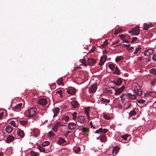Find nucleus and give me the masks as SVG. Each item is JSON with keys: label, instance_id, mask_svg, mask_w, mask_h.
Returning <instances> with one entry per match:
<instances>
[{"label": "nucleus", "instance_id": "f257e3e1", "mask_svg": "<svg viewBox=\"0 0 156 156\" xmlns=\"http://www.w3.org/2000/svg\"><path fill=\"white\" fill-rule=\"evenodd\" d=\"M108 130L106 129L102 128H100L99 129L96 130L95 132L96 133H102V134H100L99 137L100 141L102 142H106L107 141V138L105 133L107 132Z\"/></svg>", "mask_w": 156, "mask_h": 156}, {"label": "nucleus", "instance_id": "f03ea898", "mask_svg": "<svg viewBox=\"0 0 156 156\" xmlns=\"http://www.w3.org/2000/svg\"><path fill=\"white\" fill-rule=\"evenodd\" d=\"M139 26L138 25L134 28L132 29L131 31H129V33H131L132 34L137 35L140 33V30L139 29Z\"/></svg>", "mask_w": 156, "mask_h": 156}, {"label": "nucleus", "instance_id": "7ed1b4c3", "mask_svg": "<svg viewBox=\"0 0 156 156\" xmlns=\"http://www.w3.org/2000/svg\"><path fill=\"white\" fill-rule=\"evenodd\" d=\"M37 110L34 108H31L28 110L29 115L28 116L29 118H30L34 116L36 113Z\"/></svg>", "mask_w": 156, "mask_h": 156}, {"label": "nucleus", "instance_id": "20e7f679", "mask_svg": "<svg viewBox=\"0 0 156 156\" xmlns=\"http://www.w3.org/2000/svg\"><path fill=\"white\" fill-rule=\"evenodd\" d=\"M38 103L41 105H45L47 103V100L46 98H40L38 100Z\"/></svg>", "mask_w": 156, "mask_h": 156}, {"label": "nucleus", "instance_id": "39448f33", "mask_svg": "<svg viewBox=\"0 0 156 156\" xmlns=\"http://www.w3.org/2000/svg\"><path fill=\"white\" fill-rule=\"evenodd\" d=\"M153 52L154 51L152 48H149L145 51L144 55L146 56H149L153 53Z\"/></svg>", "mask_w": 156, "mask_h": 156}, {"label": "nucleus", "instance_id": "423d86ee", "mask_svg": "<svg viewBox=\"0 0 156 156\" xmlns=\"http://www.w3.org/2000/svg\"><path fill=\"white\" fill-rule=\"evenodd\" d=\"M76 124L74 122H70L68 125V129L70 130H74L76 127Z\"/></svg>", "mask_w": 156, "mask_h": 156}, {"label": "nucleus", "instance_id": "0eeeda50", "mask_svg": "<svg viewBox=\"0 0 156 156\" xmlns=\"http://www.w3.org/2000/svg\"><path fill=\"white\" fill-rule=\"evenodd\" d=\"M126 96L128 97V98L131 101L133 100L136 99V95L134 94H132L130 93L126 94Z\"/></svg>", "mask_w": 156, "mask_h": 156}, {"label": "nucleus", "instance_id": "6e6552de", "mask_svg": "<svg viewBox=\"0 0 156 156\" xmlns=\"http://www.w3.org/2000/svg\"><path fill=\"white\" fill-rule=\"evenodd\" d=\"M133 91L134 93L138 96H140L142 93V90L141 88H134Z\"/></svg>", "mask_w": 156, "mask_h": 156}, {"label": "nucleus", "instance_id": "1a4fd4ad", "mask_svg": "<svg viewBox=\"0 0 156 156\" xmlns=\"http://www.w3.org/2000/svg\"><path fill=\"white\" fill-rule=\"evenodd\" d=\"M87 62L88 64L90 66L93 65L96 62L95 60L91 58H88Z\"/></svg>", "mask_w": 156, "mask_h": 156}, {"label": "nucleus", "instance_id": "9d476101", "mask_svg": "<svg viewBox=\"0 0 156 156\" xmlns=\"http://www.w3.org/2000/svg\"><path fill=\"white\" fill-rule=\"evenodd\" d=\"M59 108L58 107L55 108L53 109V112L54 113L53 116L54 118L58 115L59 112Z\"/></svg>", "mask_w": 156, "mask_h": 156}, {"label": "nucleus", "instance_id": "9b49d317", "mask_svg": "<svg viewBox=\"0 0 156 156\" xmlns=\"http://www.w3.org/2000/svg\"><path fill=\"white\" fill-rule=\"evenodd\" d=\"M93 123L94 126H98L100 124V122L97 118H95L93 120Z\"/></svg>", "mask_w": 156, "mask_h": 156}, {"label": "nucleus", "instance_id": "f8f14e48", "mask_svg": "<svg viewBox=\"0 0 156 156\" xmlns=\"http://www.w3.org/2000/svg\"><path fill=\"white\" fill-rule=\"evenodd\" d=\"M17 133L18 135L21 137H23L24 136V133L23 131L20 129H17Z\"/></svg>", "mask_w": 156, "mask_h": 156}, {"label": "nucleus", "instance_id": "ddd939ff", "mask_svg": "<svg viewBox=\"0 0 156 156\" xmlns=\"http://www.w3.org/2000/svg\"><path fill=\"white\" fill-rule=\"evenodd\" d=\"M77 121L81 123H84L85 122L84 117L83 116H79L77 118Z\"/></svg>", "mask_w": 156, "mask_h": 156}, {"label": "nucleus", "instance_id": "4468645a", "mask_svg": "<svg viewBox=\"0 0 156 156\" xmlns=\"http://www.w3.org/2000/svg\"><path fill=\"white\" fill-rule=\"evenodd\" d=\"M14 139V137L12 135H10L9 136L6 137V141L8 143H9L13 141Z\"/></svg>", "mask_w": 156, "mask_h": 156}, {"label": "nucleus", "instance_id": "2eb2a0df", "mask_svg": "<svg viewBox=\"0 0 156 156\" xmlns=\"http://www.w3.org/2000/svg\"><path fill=\"white\" fill-rule=\"evenodd\" d=\"M71 105L73 108H76L79 106V104L76 101H72L71 102Z\"/></svg>", "mask_w": 156, "mask_h": 156}, {"label": "nucleus", "instance_id": "dca6fc26", "mask_svg": "<svg viewBox=\"0 0 156 156\" xmlns=\"http://www.w3.org/2000/svg\"><path fill=\"white\" fill-rule=\"evenodd\" d=\"M115 91V95H118L121 93L124 88H114Z\"/></svg>", "mask_w": 156, "mask_h": 156}, {"label": "nucleus", "instance_id": "f3484780", "mask_svg": "<svg viewBox=\"0 0 156 156\" xmlns=\"http://www.w3.org/2000/svg\"><path fill=\"white\" fill-rule=\"evenodd\" d=\"M76 90L75 88H69L68 89L66 92L69 94H73L76 92Z\"/></svg>", "mask_w": 156, "mask_h": 156}, {"label": "nucleus", "instance_id": "a211bd4d", "mask_svg": "<svg viewBox=\"0 0 156 156\" xmlns=\"http://www.w3.org/2000/svg\"><path fill=\"white\" fill-rule=\"evenodd\" d=\"M113 73L114 74H115L117 75H119L121 74V72L120 70L119 69L117 66H116L115 69L114 71H113Z\"/></svg>", "mask_w": 156, "mask_h": 156}, {"label": "nucleus", "instance_id": "6ab92c4d", "mask_svg": "<svg viewBox=\"0 0 156 156\" xmlns=\"http://www.w3.org/2000/svg\"><path fill=\"white\" fill-rule=\"evenodd\" d=\"M122 82V80L120 78H117L114 80V83L118 86L120 85Z\"/></svg>", "mask_w": 156, "mask_h": 156}, {"label": "nucleus", "instance_id": "aec40b11", "mask_svg": "<svg viewBox=\"0 0 156 156\" xmlns=\"http://www.w3.org/2000/svg\"><path fill=\"white\" fill-rule=\"evenodd\" d=\"M5 130L7 133H10L12 131V128L11 126H8L6 127Z\"/></svg>", "mask_w": 156, "mask_h": 156}, {"label": "nucleus", "instance_id": "412c9836", "mask_svg": "<svg viewBox=\"0 0 156 156\" xmlns=\"http://www.w3.org/2000/svg\"><path fill=\"white\" fill-rule=\"evenodd\" d=\"M115 65L114 64L111 63L108 65V67L112 71H114L116 67Z\"/></svg>", "mask_w": 156, "mask_h": 156}, {"label": "nucleus", "instance_id": "4be33fe9", "mask_svg": "<svg viewBox=\"0 0 156 156\" xmlns=\"http://www.w3.org/2000/svg\"><path fill=\"white\" fill-rule=\"evenodd\" d=\"M122 29L120 27L115 30L114 33L115 35H117L119 33H122Z\"/></svg>", "mask_w": 156, "mask_h": 156}, {"label": "nucleus", "instance_id": "5701e85b", "mask_svg": "<svg viewBox=\"0 0 156 156\" xmlns=\"http://www.w3.org/2000/svg\"><path fill=\"white\" fill-rule=\"evenodd\" d=\"M141 49V47L140 46H138L136 47L135 50L134 52V54L137 53L139 51H140Z\"/></svg>", "mask_w": 156, "mask_h": 156}, {"label": "nucleus", "instance_id": "b1692460", "mask_svg": "<svg viewBox=\"0 0 156 156\" xmlns=\"http://www.w3.org/2000/svg\"><path fill=\"white\" fill-rule=\"evenodd\" d=\"M50 144V142L48 141H46L43 142L41 144L42 147H44L49 145Z\"/></svg>", "mask_w": 156, "mask_h": 156}, {"label": "nucleus", "instance_id": "393cba45", "mask_svg": "<svg viewBox=\"0 0 156 156\" xmlns=\"http://www.w3.org/2000/svg\"><path fill=\"white\" fill-rule=\"evenodd\" d=\"M66 142L65 140L64 139L61 137L59 138L58 140V142L59 144H63Z\"/></svg>", "mask_w": 156, "mask_h": 156}, {"label": "nucleus", "instance_id": "a878e982", "mask_svg": "<svg viewBox=\"0 0 156 156\" xmlns=\"http://www.w3.org/2000/svg\"><path fill=\"white\" fill-rule=\"evenodd\" d=\"M80 62L81 63L80 64V65H82L84 66H86L87 65L85 59H83L80 60Z\"/></svg>", "mask_w": 156, "mask_h": 156}, {"label": "nucleus", "instance_id": "bb28decb", "mask_svg": "<svg viewBox=\"0 0 156 156\" xmlns=\"http://www.w3.org/2000/svg\"><path fill=\"white\" fill-rule=\"evenodd\" d=\"M106 58L104 57H101L100 59L101 63L100 64L101 65H103L105 62L106 61Z\"/></svg>", "mask_w": 156, "mask_h": 156}, {"label": "nucleus", "instance_id": "cd10ccee", "mask_svg": "<svg viewBox=\"0 0 156 156\" xmlns=\"http://www.w3.org/2000/svg\"><path fill=\"white\" fill-rule=\"evenodd\" d=\"M136 113V112L135 111V110H133L130 112L129 115L130 116H133L135 115Z\"/></svg>", "mask_w": 156, "mask_h": 156}, {"label": "nucleus", "instance_id": "c85d7f7f", "mask_svg": "<svg viewBox=\"0 0 156 156\" xmlns=\"http://www.w3.org/2000/svg\"><path fill=\"white\" fill-rule=\"evenodd\" d=\"M97 88H88V91L90 93H94L96 90Z\"/></svg>", "mask_w": 156, "mask_h": 156}, {"label": "nucleus", "instance_id": "c756f323", "mask_svg": "<svg viewBox=\"0 0 156 156\" xmlns=\"http://www.w3.org/2000/svg\"><path fill=\"white\" fill-rule=\"evenodd\" d=\"M61 123L60 121H58L55 124L54 126L56 128L58 129V128L61 126Z\"/></svg>", "mask_w": 156, "mask_h": 156}, {"label": "nucleus", "instance_id": "7c9ffc66", "mask_svg": "<svg viewBox=\"0 0 156 156\" xmlns=\"http://www.w3.org/2000/svg\"><path fill=\"white\" fill-rule=\"evenodd\" d=\"M22 106V104L21 103L18 104L14 107V109H19L21 108Z\"/></svg>", "mask_w": 156, "mask_h": 156}, {"label": "nucleus", "instance_id": "2f4dec72", "mask_svg": "<svg viewBox=\"0 0 156 156\" xmlns=\"http://www.w3.org/2000/svg\"><path fill=\"white\" fill-rule=\"evenodd\" d=\"M151 73L156 75V69L154 68L152 69L149 70Z\"/></svg>", "mask_w": 156, "mask_h": 156}, {"label": "nucleus", "instance_id": "473e14b6", "mask_svg": "<svg viewBox=\"0 0 156 156\" xmlns=\"http://www.w3.org/2000/svg\"><path fill=\"white\" fill-rule=\"evenodd\" d=\"M56 94H58L59 96L61 98L63 97V95L62 94V90H59L56 92Z\"/></svg>", "mask_w": 156, "mask_h": 156}, {"label": "nucleus", "instance_id": "72a5a7b5", "mask_svg": "<svg viewBox=\"0 0 156 156\" xmlns=\"http://www.w3.org/2000/svg\"><path fill=\"white\" fill-rule=\"evenodd\" d=\"M105 90H104V93H108L110 94L112 93V90H108V88H105Z\"/></svg>", "mask_w": 156, "mask_h": 156}, {"label": "nucleus", "instance_id": "f704fd0d", "mask_svg": "<svg viewBox=\"0 0 156 156\" xmlns=\"http://www.w3.org/2000/svg\"><path fill=\"white\" fill-rule=\"evenodd\" d=\"M31 155L33 156H38L39 154L38 153L35 152L34 151H31L30 152Z\"/></svg>", "mask_w": 156, "mask_h": 156}, {"label": "nucleus", "instance_id": "c9c22d12", "mask_svg": "<svg viewBox=\"0 0 156 156\" xmlns=\"http://www.w3.org/2000/svg\"><path fill=\"white\" fill-rule=\"evenodd\" d=\"M89 108H85L84 110V112L86 114L88 118H89Z\"/></svg>", "mask_w": 156, "mask_h": 156}, {"label": "nucleus", "instance_id": "e433bc0d", "mask_svg": "<svg viewBox=\"0 0 156 156\" xmlns=\"http://www.w3.org/2000/svg\"><path fill=\"white\" fill-rule=\"evenodd\" d=\"M122 59V57L121 56H118L116 57L115 58V62H118L120 61Z\"/></svg>", "mask_w": 156, "mask_h": 156}, {"label": "nucleus", "instance_id": "4c0bfd02", "mask_svg": "<svg viewBox=\"0 0 156 156\" xmlns=\"http://www.w3.org/2000/svg\"><path fill=\"white\" fill-rule=\"evenodd\" d=\"M77 113L76 112H74L72 114L73 119L75 120L76 119V115Z\"/></svg>", "mask_w": 156, "mask_h": 156}, {"label": "nucleus", "instance_id": "58836bf2", "mask_svg": "<svg viewBox=\"0 0 156 156\" xmlns=\"http://www.w3.org/2000/svg\"><path fill=\"white\" fill-rule=\"evenodd\" d=\"M108 40L105 41L102 44V46L103 47H105L107 46L108 45Z\"/></svg>", "mask_w": 156, "mask_h": 156}, {"label": "nucleus", "instance_id": "ea45409f", "mask_svg": "<svg viewBox=\"0 0 156 156\" xmlns=\"http://www.w3.org/2000/svg\"><path fill=\"white\" fill-rule=\"evenodd\" d=\"M82 130L85 133H87L88 132V129L84 127H82Z\"/></svg>", "mask_w": 156, "mask_h": 156}, {"label": "nucleus", "instance_id": "a19ab883", "mask_svg": "<svg viewBox=\"0 0 156 156\" xmlns=\"http://www.w3.org/2000/svg\"><path fill=\"white\" fill-rule=\"evenodd\" d=\"M102 101L104 102L109 103L110 101L109 99H106L103 98H102L101 99Z\"/></svg>", "mask_w": 156, "mask_h": 156}, {"label": "nucleus", "instance_id": "79ce46f5", "mask_svg": "<svg viewBox=\"0 0 156 156\" xmlns=\"http://www.w3.org/2000/svg\"><path fill=\"white\" fill-rule=\"evenodd\" d=\"M144 26L143 27V29L144 30H147L149 27V25L147 24L146 23L144 24Z\"/></svg>", "mask_w": 156, "mask_h": 156}, {"label": "nucleus", "instance_id": "37998d69", "mask_svg": "<svg viewBox=\"0 0 156 156\" xmlns=\"http://www.w3.org/2000/svg\"><path fill=\"white\" fill-rule=\"evenodd\" d=\"M38 149L41 151L42 152H44L45 151V149L40 145H39L38 147Z\"/></svg>", "mask_w": 156, "mask_h": 156}, {"label": "nucleus", "instance_id": "c03bdc74", "mask_svg": "<svg viewBox=\"0 0 156 156\" xmlns=\"http://www.w3.org/2000/svg\"><path fill=\"white\" fill-rule=\"evenodd\" d=\"M145 100H144L142 99H141L138 100L137 101V102L139 103H144L145 102Z\"/></svg>", "mask_w": 156, "mask_h": 156}, {"label": "nucleus", "instance_id": "a18cd8bd", "mask_svg": "<svg viewBox=\"0 0 156 156\" xmlns=\"http://www.w3.org/2000/svg\"><path fill=\"white\" fill-rule=\"evenodd\" d=\"M156 83V80L154 78L151 80V84L152 85H154Z\"/></svg>", "mask_w": 156, "mask_h": 156}, {"label": "nucleus", "instance_id": "49530a36", "mask_svg": "<svg viewBox=\"0 0 156 156\" xmlns=\"http://www.w3.org/2000/svg\"><path fill=\"white\" fill-rule=\"evenodd\" d=\"M10 124L15 127H17V126L16 125L15 121H14L10 122Z\"/></svg>", "mask_w": 156, "mask_h": 156}, {"label": "nucleus", "instance_id": "de8ad7c7", "mask_svg": "<svg viewBox=\"0 0 156 156\" xmlns=\"http://www.w3.org/2000/svg\"><path fill=\"white\" fill-rule=\"evenodd\" d=\"M20 123L22 125L24 126L25 125L27 124V122L21 120L20 121Z\"/></svg>", "mask_w": 156, "mask_h": 156}, {"label": "nucleus", "instance_id": "09e8293b", "mask_svg": "<svg viewBox=\"0 0 156 156\" xmlns=\"http://www.w3.org/2000/svg\"><path fill=\"white\" fill-rule=\"evenodd\" d=\"M48 136L51 137L54 136V134L52 132L50 131L48 133Z\"/></svg>", "mask_w": 156, "mask_h": 156}, {"label": "nucleus", "instance_id": "8fccbe9b", "mask_svg": "<svg viewBox=\"0 0 156 156\" xmlns=\"http://www.w3.org/2000/svg\"><path fill=\"white\" fill-rule=\"evenodd\" d=\"M120 38L122 40L124 39L125 37V35L124 34H122L119 35V36Z\"/></svg>", "mask_w": 156, "mask_h": 156}, {"label": "nucleus", "instance_id": "3c124183", "mask_svg": "<svg viewBox=\"0 0 156 156\" xmlns=\"http://www.w3.org/2000/svg\"><path fill=\"white\" fill-rule=\"evenodd\" d=\"M69 119V117L67 115H66L64 116L63 117V119L65 121H67Z\"/></svg>", "mask_w": 156, "mask_h": 156}, {"label": "nucleus", "instance_id": "603ef678", "mask_svg": "<svg viewBox=\"0 0 156 156\" xmlns=\"http://www.w3.org/2000/svg\"><path fill=\"white\" fill-rule=\"evenodd\" d=\"M118 148L117 147H114L113 148V151H112V153L113 154L115 152V154H117V150H119V149L118 148L117 149V150L116 149L117 148Z\"/></svg>", "mask_w": 156, "mask_h": 156}, {"label": "nucleus", "instance_id": "864d4df0", "mask_svg": "<svg viewBox=\"0 0 156 156\" xmlns=\"http://www.w3.org/2000/svg\"><path fill=\"white\" fill-rule=\"evenodd\" d=\"M152 58L153 61L156 62V54H154L153 55Z\"/></svg>", "mask_w": 156, "mask_h": 156}, {"label": "nucleus", "instance_id": "5fc2aeb1", "mask_svg": "<svg viewBox=\"0 0 156 156\" xmlns=\"http://www.w3.org/2000/svg\"><path fill=\"white\" fill-rule=\"evenodd\" d=\"M103 117L106 119H110V117H108L107 115H103Z\"/></svg>", "mask_w": 156, "mask_h": 156}, {"label": "nucleus", "instance_id": "6e6d98bb", "mask_svg": "<svg viewBox=\"0 0 156 156\" xmlns=\"http://www.w3.org/2000/svg\"><path fill=\"white\" fill-rule=\"evenodd\" d=\"M98 85L96 83H94L93 84L91 87V88H97Z\"/></svg>", "mask_w": 156, "mask_h": 156}, {"label": "nucleus", "instance_id": "4d7b16f0", "mask_svg": "<svg viewBox=\"0 0 156 156\" xmlns=\"http://www.w3.org/2000/svg\"><path fill=\"white\" fill-rule=\"evenodd\" d=\"M80 147H78L77 149H76L75 151V152L76 153H78L80 151Z\"/></svg>", "mask_w": 156, "mask_h": 156}, {"label": "nucleus", "instance_id": "13d9d810", "mask_svg": "<svg viewBox=\"0 0 156 156\" xmlns=\"http://www.w3.org/2000/svg\"><path fill=\"white\" fill-rule=\"evenodd\" d=\"M95 49V47L94 46H93L92 47V48L90 49L89 52H93Z\"/></svg>", "mask_w": 156, "mask_h": 156}, {"label": "nucleus", "instance_id": "bf43d9fd", "mask_svg": "<svg viewBox=\"0 0 156 156\" xmlns=\"http://www.w3.org/2000/svg\"><path fill=\"white\" fill-rule=\"evenodd\" d=\"M4 112H2L0 113V119H2L3 115Z\"/></svg>", "mask_w": 156, "mask_h": 156}, {"label": "nucleus", "instance_id": "052dcab7", "mask_svg": "<svg viewBox=\"0 0 156 156\" xmlns=\"http://www.w3.org/2000/svg\"><path fill=\"white\" fill-rule=\"evenodd\" d=\"M128 137V136L126 135H125L122 136V138L124 140H127V138Z\"/></svg>", "mask_w": 156, "mask_h": 156}, {"label": "nucleus", "instance_id": "680f3d73", "mask_svg": "<svg viewBox=\"0 0 156 156\" xmlns=\"http://www.w3.org/2000/svg\"><path fill=\"white\" fill-rule=\"evenodd\" d=\"M125 94H122V95H121L120 98H121V101H122L123 99V100H124V98H123V97L125 96Z\"/></svg>", "mask_w": 156, "mask_h": 156}, {"label": "nucleus", "instance_id": "e2e57ef3", "mask_svg": "<svg viewBox=\"0 0 156 156\" xmlns=\"http://www.w3.org/2000/svg\"><path fill=\"white\" fill-rule=\"evenodd\" d=\"M57 128H56L55 127V126H53V131L55 132H57Z\"/></svg>", "mask_w": 156, "mask_h": 156}, {"label": "nucleus", "instance_id": "0e129e2a", "mask_svg": "<svg viewBox=\"0 0 156 156\" xmlns=\"http://www.w3.org/2000/svg\"><path fill=\"white\" fill-rule=\"evenodd\" d=\"M137 39V38L136 37H133L132 39V41L133 42L136 41Z\"/></svg>", "mask_w": 156, "mask_h": 156}, {"label": "nucleus", "instance_id": "69168bd1", "mask_svg": "<svg viewBox=\"0 0 156 156\" xmlns=\"http://www.w3.org/2000/svg\"><path fill=\"white\" fill-rule=\"evenodd\" d=\"M92 123H93V121H91L90 122V126H91V127L92 128H94V126H93V125L92 124Z\"/></svg>", "mask_w": 156, "mask_h": 156}, {"label": "nucleus", "instance_id": "338daca9", "mask_svg": "<svg viewBox=\"0 0 156 156\" xmlns=\"http://www.w3.org/2000/svg\"><path fill=\"white\" fill-rule=\"evenodd\" d=\"M122 41L123 42H125L126 43H129V42L125 39H123Z\"/></svg>", "mask_w": 156, "mask_h": 156}, {"label": "nucleus", "instance_id": "774afa93", "mask_svg": "<svg viewBox=\"0 0 156 156\" xmlns=\"http://www.w3.org/2000/svg\"><path fill=\"white\" fill-rule=\"evenodd\" d=\"M153 107L154 108L156 109V101H155L153 105Z\"/></svg>", "mask_w": 156, "mask_h": 156}]
</instances>
